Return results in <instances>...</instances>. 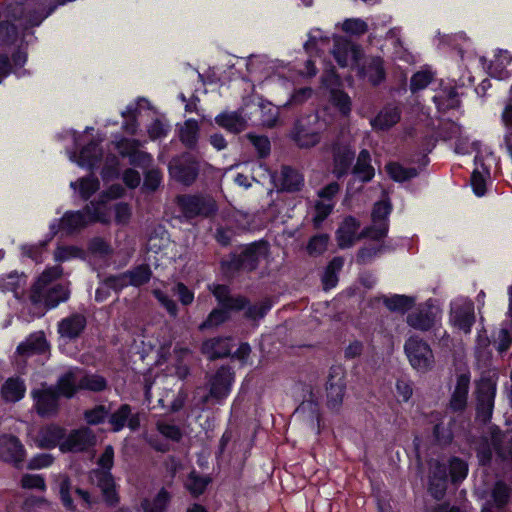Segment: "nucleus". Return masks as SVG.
Listing matches in <instances>:
<instances>
[{
  "instance_id": "473e14b6",
  "label": "nucleus",
  "mask_w": 512,
  "mask_h": 512,
  "mask_svg": "<svg viewBox=\"0 0 512 512\" xmlns=\"http://www.w3.org/2000/svg\"><path fill=\"white\" fill-rule=\"evenodd\" d=\"M215 123L231 133H240L246 124L243 117L236 111L221 112L215 117Z\"/></svg>"
},
{
  "instance_id": "4468645a",
  "label": "nucleus",
  "mask_w": 512,
  "mask_h": 512,
  "mask_svg": "<svg viewBox=\"0 0 512 512\" xmlns=\"http://www.w3.org/2000/svg\"><path fill=\"white\" fill-rule=\"evenodd\" d=\"M27 60V52L20 47L12 52L11 57L5 53L0 54V84L12 73L17 78L28 75L29 71L24 69Z\"/></svg>"
},
{
  "instance_id": "a878e982",
  "label": "nucleus",
  "mask_w": 512,
  "mask_h": 512,
  "mask_svg": "<svg viewBox=\"0 0 512 512\" xmlns=\"http://www.w3.org/2000/svg\"><path fill=\"white\" fill-rule=\"evenodd\" d=\"M371 161L370 152L367 149L360 150L351 172L362 183H369L375 176Z\"/></svg>"
},
{
  "instance_id": "6e6d98bb",
  "label": "nucleus",
  "mask_w": 512,
  "mask_h": 512,
  "mask_svg": "<svg viewBox=\"0 0 512 512\" xmlns=\"http://www.w3.org/2000/svg\"><path fill=\"white\" fill-rule=\"evenodd\" d=\"M247 137L257 151V155L260 159H265L270 155L271 143L267 136L249 133Z\"/></svg>"
},
{
  "instance_id": "0eeeda50",
  "label": "nucleus",
  "mask_w": 512,
  "mask_h": 512,
  "mask_svg": "<svg viewBox=\"0 0 512 512\" xmlns=\"http://www.w3.org/2000/svg\"><path fill=\"white\" fill-rule=\"evenodd\" d=\"M290 136L301 149H308L318 145L321 141V126L318 121V115H308L297 119Z\"/></svg>"
},
{
  "instance_id": "412c9836",
  "label": "nucleus",
  "mask_w": 512,
  "mask_h": 512,
  "mask_svg": "<svg viewBox=\"0 0 512 512\" xmlns=\"http://www.w3.org/2000/svg\"><path fill=\"white\" fill-rule=\"evenodd\" d=\"M231 337H214L205 340L201 346V352L210 360L230 357L232 348Z\"/></svg>"
},
{
  "instance_id": "c756f323",
  "label": "nucleus",
  "mask_w": 512,
  "mask_h": 512,
  "mask_svg": "<svg viewBox=\"0 0 512 512\" xmlns=\"http://www.w3.org/2000/svg\"><path fill=\"white\" fill-rule=\"evenodd\" d=\"M415 303L416 298L414 296L404 294H393L390 297L383 296V304L394 313L405 314L415 306Z\"/></svg>"
},
{
  "instance_id": "c9c22d12",
  "label": "nucleus",
  "mask_w": 512,
  "mask_h": 512,
  "mask_svg": "<svg viewBox=\"0 0 512 512\" xmlns=\"http://www.w3.org/2000/svg\"><path fill=\"white\" fill-rule=\"evenodd\" d=\"M389 177L398 183L409 181L419 175V170L415 167H404L399 162H389L385 166Z\"/></svg>"
},
{
  "instance_id": "6e6552de",
  "label": "nucleus",
  "mask_w": 512,
  "mask_h": 512,
  "mask_svg": "<svg viewBox=\"0 0 512 512\" xmlns=\"http://www.w3.org/2000/svg\"><path fill=\"white\" fill-rule=\"evenodd\" d=\"M346 372L341 365H332L329 369L326 389V406L332 412H339L346 393Z\"/></svg>"
},
{
  "instance_id": "9d476101",
  "label": "nucleus",
  "mask_w": 512,
  "mask_h": 512,
  "mask_svg": "<svg viewBox=\"0 0 512 512\" xmlns=\"http://www.w3.org/2000/svg\"><path fill=\"white\" fill-rule=\"evenodd\" d=\"M496 383L482 379L476 388V417L483 423L490 422L494 409Z\"/></svg>"
},
{
  "instance_id": "bb28decb",
  "label": "nucleus",
  "mask_w": 512,
  "mask_h": 512,
  "mask_svg": "<svg viewBox=\"0 0 512 512\" xmlns=\"http://www.w3.org/2000/svg\"><path fill=\"white\" fill-rule=\"evenodd\" d=\"M491 507L505 512L506 507L511 501L512 487L504 480H496L491 488Z\"/></svg>"
},
{
  "instance_id": "ddd939ff",
  "label": "nucleus",
  "mask_w": 512,
  "mask_h": 512,
  "mask_svg": "<svg viewBox=\"0 0 512 512\" xmlns=\"http://www.w3.org/2000/svg\"><path fill=\"white\" fill-rule=\"evenodd\" d=\"M26 456V450L20 439L12 434L0 436V459L20 469Z\"/></svg>"
},
{
  "instance_id": "bf43d9fd",
  "label": "nucleus",
  "mask_w": 512,
  "mask_h": 512,
  "mask_svg": "<svg viewBox=\"0 0 512 512\" xmlns=\"http://www.w3.org/2000/svg\"><path fill=\"white\" fill-rule=\"evenodd\" d=\"M69 292L61 286L50 289L45 295V305L49 309L57 307L60 303L67 301Z\"/></svg>"
},
{
  "instance_id": "4be33fe9",
  "label": "nucleus",
  "mask_w": 512,
  "mask_h": 512,
  "mask_svg": "<svg viewBox=\"0 0 512 512\" xmlns=\"http://www.w3.org/2000/svg\"><path fill=\"white\" fill-rule=\"evenodd\" d=\"M469 387L470 375L468 373L458 375L454 391L449 401V408L453 412H462L466 409Z\"/></svg>"
},
{
  "instance_id": "7c9ffc66",
  "label": "nucleus",
  "mask_w": 512,
  "mask_h": 512,
  "mask_svg": "<svg viewBox=\"0 0 512 512\" xmlns=\"http://www.w3.org/2000/svg\"><path fill=\"white\" fill-rule=\"evenodd\" d=\"M401 119V112L398 107H385L372 121L375 129L386 131L396 125Z\"/></svg>"
},
{
  "instance_id": "a19ab883",
  "label": "nucleus",
  "mask_w": 512,
  "mask_h": 512,
  "mask_svg": "<svg viewBox=\"0 0 512 512\" xmlns=\"http://www.w3.org/2000/svg\"><path fill=\"white\" fill-rule=\"evenodd\" d=\"M360 73L367 76L368 81L373 86L380 85L386 79V71L383 66V60L379 57L372 59L366 68H362Z\"/></svg>"
},
{
  "instance_id": "f257e3e1",
  "label": "nucleus",
  "mask_w": 512,
  "mask_h": 512,
  "mask_svg": "<svg viewBox=\"0 0 512 512\" xmlns=\"http://www.w3.org/2000/svg\"><path fill=\"white\" fill-rule=\"evenodd\" d=\"M468 471V463L458 456L449 457L447 462L433 460L429 467L428 493L435 500H442L448 485L458 487L466 479Z\"/></svg>"
},
{
  "instance_id": "dca6fc26",
  "label": "nucleus",
  "mask_w": 512,
  "mask_h": 512,
  "mask_svg": "<svg viewBox=\"0 0 512 512\" xmlns=\"http://www.w3.org/2000/svg\"><path fill=\"white\" fill-rule=\"evenodd\" d=\"M95 435L89 428L72 430L60 444L63 453L84 452L95 444Z\"/></svg>"
},
{
  "instance_id": "ea45409f",
  "label": "nucleus",
  "mask_w": 512,
  "mask_h": 512,
  "mask_svg": "<svg viewBox=\"0 0 512 512\" xmlns=\"http://www.w3.org/2000/svg\"><path fill=\"white\" fill-rule=\"evenodd\" d=\"M26 392L24 381L20 378H9L2 387V396L11 402L20 401Z\"/></svg>"
},
{
  "instance_id": "39448f33",
  "label": "nucleus",
  "mask_w": 512,
  "mask_h": 512,
  "mask_svg": "<svg viewBox=\"0 0 512 512\" xmlns=\"http://www.w3.org/2000/svg\"><path fill=\"white\" fill-rule=\"evenodd\" d=\"M176 204L187 221L198 217L209 218L218 211L216 201L212 197L200 193L180 194L176 197Z\"/></svg>"
},
{
  "instance_id": "8fccbe9b",
  "label": "nucleus",
  "mask_w": 512,
  "mask_h": 512,
  "mask_svg": "<svg viewBox=\"0 0 512 512\" xmlns=\"http://www.w3.org/2000/svg\"><path fill=\"white\" fill-rule=\"evenodd\" d=\"M493 443L483 438L475 448L476 458L481 467H490L493 459Z\"/></svg>"
},
{
  "instance_id": "f8f14e48",
  "label": "nucleus",
  "mask_w": 512,
  "mask_h": 512,
  "mask_svg": "<svg viewBox=\"0 0 512 512\" xmlns=\"http://www.w3.org/2000/svg\"><path fill=\"white\" fill-rule=\"evenodd\" d=\"M438 308L434 305L433 299H428L419 304L417 309L407 315V324L419 331H429L436 324Z\"/></svg>"
},
{
  "instance_id": "e433bc0d",
  "label": "nucleus",
  "mask_w": 512,
  "mask_h": 512,
  "mask_svg": "<svg viewBox=\"0 0 512 512\" xmlns=\"http://www.w3.org/2000/svg\"><path fill=\"white\" fill-rule=\"evenodd\" d=\"M170 500V493L165 488H161L151 501L147 498L143 499L141 508L143 512H165Z\"/></svg>"
},
{
  "instance_id": "58836bf2",
  "label": "nucleus",
  "mask_w": 512,
  "mask_h": 512,
  "mask_svg": "<svg viewBox=\"0 0 512 512\" xmlns=\"http://www.w3.org/2000/svg\"><path fill=\"white\" fill-rule=\"evenodd\" d=\"M129 286L141 287L147 284L152 278V270L146 263L139 264L134 268L125 271Z\"/></svg>"
},
{
  "instance_id": "c03bdc74",
  "label": "nucleus",
  "mask_w": 512,
  "mask_h": 512,
  "mask_svg": "<svg viewBox=\"0 0 512 512\" xmlns=\"http://www.w3.org/2000/svg\"><path fill=\"white\" fill-rule=\"evenodd\" d=\"M393 211L391 200L386 197L376 201L371 211V221L373 223H389V217Z\"/></svg>"
},
{
  "instance_id": "338daca9",
  "label": "nucleus",
  "mask_w": 512,
  "mask_h": 512,
  "mask_svg": "<svg viewBox=\"0 0 512 512\" xmlns=\"http://www.w3.org/2000/svg\"><path fill=\"white\" fill-rule=\"evenodd\" d=\"M384 249V245L364 246L361 247L356 254V263L358 265H366L370 263Z\"/></svg>"
},
{
  "instance_id": "e2e57ef3",
  "label": "nucleus",
  "mask_w": 512,
  "mask_h": 512,
  "mask_svg": "<svg viewBox=\"0 0 512 512\" xmlns=\"http://www.w3.org/2000/svg\"><path fill=\"white\" fill-rule=\"evenodd\" d=\"M20 485L23 489H35L42 492L47 489L45 478L40 474H23L20 480Z\"/></svg>"
},
{
  "instance_id": "774afa93",
  "label": "nucleus",
  "mask_w": 512,
  "mask_h": 512,
  "mask_svg": "<svg viewBox=\"0 0 512 512\" xmlns=\"http://www.w3.org/2000/svg\"><path fill=\"white\" fill-rule=\"evenodd\" d=\"M156 428L163 437L173 442H179L183 437L180 427L175 424L158 422Z\"/></svg>"
},
{
  "instance_id": "de8ad7c7",
  "label": "nucleus",
  "mask_w": 512,
  "mask_h": 512,
  "mask_svg": "<svg viewBox=\"0 0 512 512\" xmlns=\"http://www.w3.org/2000/svg\"><path fill=\"white\" fill-rule=\"evenodd\" d=\"M329 240L330 237L326 233L311 236L306 245L308 255L313 257L322 255L327 250Z\"/></svg>"
},
{
  "instance_id": "1a4fd4ad",
  "label": "nucleus",
  "mask_w": 512,
  "mask_h": 512,
  "mask_svg": "<svg viewBox=\"0 0 512 512\" xmlns=\"http://www.w3.org/2000/svg\"><path fill=\"white\" fill-rule=\"evenodd\" d=\"M33 400V409L42 418L56 416L60 411L59 393L53 385L42 383L40 388H34L30 392Z\"/></svg>"
},
{
  "instance_id": "69168bd1",
  "label": "nucleus",
  "mask_w": 512,
  "mask_h": 512,
  "mask_svg": "<svg viewBox=\"0 0 512 512\" xmlns=\"http://www.w3.org/2000/svg\"><path fill=\"white\" fill-rule=\"evenodd\" d=\"M342 30L346 34L361 36L368 31V25L360 18H349L343 22Z\"/></svg>"
},
{
  "instance_id": "5fc2aeb1",
  "label": "nucleus",
  "mask_w": 512,
  "mask_h": 512,
  "mask_svg": "<svg viewBox=\"0 0 512 512\" xmlns=\"http://www.w3.org/2000/svg\"><path fill=\"white\" fill-rule=\"evenodd\" d=\"M493 448L497 457L504 463H512V438L502 440L493 437Z\"/></svg>"
},
{
  "instance_id": "7ed1b4c3",
  "label": "nucleus",
  "mask_w": 512,
  "mask_h": 512,
  "mask_svg": "<svg viewBox=\"0 0 512 512\" xmlns=\"http://www.w3.org/2000/svg\"><path fill=\"white\" fill-rule=\"evenodd\" d=\"M211 293L217 302V307L213 308L199 324L200 332L218 328L231 318L232 312L242 311L249 303V299L243 295L233 296L230 287L226 284H215Z\"/></svg>"
},
{
  "instance_id": "cd10ccee",
  "label": "nucleus",
  "mask_w": 512,
  "mask_h": 512,
  "mask_svg": "<svg viewBox=\"0 0 512 512\" xmlns=\"http://www.w3.org/2000/svg\"><path fill=\"white\" fill-rule=\"evenodd\" d=\"M118 148L121 156L128 157L129 163L133 166H144L151 159L149 153L137 149L135 140H121L118 143Z\"/></svg>"
},
{
  "instance_id": "3c124183",
  "label": "nucleus",
  "mask_w": 512,
  "mask_h": 512,
  "mask_svg": "<svg viewBox=\"0 0 512 512\" xmlns=\"http://www.w3.org/2000/svg\"><path fill=\"white\" fill-rule=\"evenodd\" d=\"M434 79V73L429 70L415 72L410 79V91L415 94L425 89Z\"/></svg>"
},
{
  "instance_id": "5701e85b",
  "label": "nucleus",
  "mask_w": 512,
  "mask_h": 512,
  "mask_svg": "<svg viewBox=\"0 0 512 512\" xmlns=\"http://www.w3.org/2000/svg\"><path fill=\"white\" fill-rule=\"evenodd\" d=\"M103 157V150L99 143L91 140L84 145L77 156V164L89 170H94L98 167Z\"/></svg>"
},
{
  "instance_id": "9b49d317",
  "label": "nucleus",
  "mask_w": 512,
  "mask_h": 512,
  "mask_svg": "<svg viewBox=\"0 0 512 512\" xmlns=\"http://www.w3.org/2000/svg\"><path fill=\"white\" fill-rule=\"evenodd\" d=\"M404 350L414 369L427 371L431 367L434 356L429 344L424 340L410 337L405 342Z\"/></svg>"
},
{
  "instance_id": "4c0bfd02",
  "label": "nucleus",
  "mask_w": 512,
  "mask_h": 512,
  "mask_svg": "<svg viewBox=\"0 0 512 512\" xmlns=\"http://www.w3.org/2000/svg\"><path fill=\"white\" fill-rule=\"evenodd\" d=\"M329 102L338 112L347 117L352 110V101L348 93L342 89L332 88L329 92Z\"/></svg>"
},
{
  "instance_id": "c85d7f7f",
  "label": "nucleus",
  "mask_w": 512,
  "mask_h": 512,
  "mask_svg": "<svg viewBox=\"0 0 512 512\" xmlns=\"http://www.w3.org/2000/svg\"><path fill=\"white\" fill-rule=\"evenodd\" d=\"M54 389L59 393L61 397L67 399L73 398L76 393L81 390L79 382L77 383L76 374L72 370H68L61 374L57 379Z\"/></svg>"
},
{
  "instance_id": "37998d69",
  "label": "nucleus",
  "mask_w": 512,
  "mask_h": 512,
  "mask_svg": "<svg viewBox=\"0 0 512 512\" xmlns=\"http://www.w3.org/2000/svg\"><path fill=\"white\" fill-rule=\"evenodd\" d=\"M131 410V405L124 403L121 404L117 410L108 415V423L111 425L113 432L117 433L124 429L127 420L130 418Z\"/></svg>"
},
{
  "instance_id": "f704fd0d",
  "label": "nucleus",
  "mask_w": 512,
  "mask_h": 512,
  "mask_svg": "<svg viewBox=\"0 0 512 512\" xmlns=\"http://www.w3.org/2000/svg\"><path fill=\"white\" fill-rule=\"evenodd\" d=\"M453 425H454V420L450 419L448 423H444L443 421H440L433 426L432 437H433V443L436 446L445 448V447H448L449 445H451V443L454 439V434L452 431Z\"/></svg>"
},
{
  "instance_id": "4d7b16f0",
  "label": "nucleus",
  "mask_w": 512,
  "mask_h": 512,
  "mask_svg": "<svg viewBox=\"0 0 512 512\" xmlns=\"http://www.w3.org/2000/svg\"><path fill=\"white\" fill-rule=\"evenodd\" d=\"M99 187L100 182L93 174L79 179V194L83 200H88Z\"/></svg>"
},
{
  "instance_id": "393cba45",
  "label": "nucleus",
  "mask_w": 512,
  "mask_h": 512,
  "mask_svg": "<svg viewBox=\"0 0 512 512\" xmlns=\"http://www.w3.org/2000/svg\"><path fill=\"white\" fill-rule=\"evenodd\" d=\"M303 186V175L297 169L289 165H283L281 168L280 191L295 193L301 191Z\"/></svg>"
},
{
  "instance_id": "2f4dec72",
  "label": "nucleus",
  "mask_w": 512,
  "mask_h": 512,
  "mask_svg": "<svg viewBox=\"0 0 512 512\" xmlns=\"http://www.w3.org/2000/svg\"><path fill=\"white\" fill-rule=\"evenodd\" d=\"M200 127L195 119H188L179 129V140L188 149L194 150L197 147Z\"/></svg>"
},
{
  "instance_id": "49530a36",
  "label": "nucleus",
  "mask_w": 512,
  "mask_h": 512,
  "mask_svg": "<svg viewBox=\"0 0 512 512\" xmlns=\"http://www.w3.org/2000/svg\"><path fill=\"white\" fill-rule=\"evenodd\" d=\"M79 387L81 390L102 392L107 389L108 382L102 375L86 374L79 380Z\"/></svg>"
},
{
  "instance_id": "864d4df0",
  "label": "nucleus",
  "mask_w": 512,
  "mask_h": 512,
  "mask_svg": "<svg viewBox=\"0 0 512 512\" xmlns=\"http://www.w3.org/2000/svg\"><path fill=\"white\" fill-rule=\"evenodd\" d=\"M162 172L159 169H149L144 173V181L141 190L144 193L155 192L162 183Z\"/></svg>"
},
{
  "instance_id": "680f3d73",
  "label": "nucleus",
  "mask_w": 512,
  "mask_h": 512,
  "mask_svg": "<svg viewBox=\"0 0 512 512\" xmlns=\"http://www.w3.org/2000/svg\"><path fill=\"white\" fill-rule=\"evenodd\" d=\"M109 411L104 405H96L92 409H88L84 411V419L85 421L92 426H96L104 423L105 419L108 417Z\"/></svg>"
},
{
  "instance_id": "09e8293b",
  "label": "nucleus",
  "mask_w": 512,
  "mask_h": 512,
  "mask_svg": "<svg viewBox=\"0 0 512 512\" xmlns=\"http://www.w3.org/2000/svg\"><path fill=\"white\" fill-rule=\"evenodd\" d=\"M210 482L211 479L208 476H202L192 471L188 475L187 489L191 495L198 497L206 491Z\"/></svg>"
},
{
  "instance_id": "aec40b11",
  "label": "nucleus",
  "mask_w": 512,
  "mask_h": 512,
  "mask_svg": "<svg viewBox=\"0 0 512 512\" xmlns=\"http://www.w3.org/2000/svg\"><path fill=\"white\" fill-rule=\"evenodd\" d=\"M66 436V429L58 424H48L42 427L37 434V446L41 449H54L59 446Z\"/></svg>"
},
{
  "instance_id": "603ef678",
  "label": "nucleus",
  "mask_w": 512,
  "mask_h": 512,
  "mask_svg": "<svg viewBox=\"0 0 512 512\" xmlns=\"http://www.w3.org/2000/svg\"><path fill=\"white\" fill-rule=\"evenodd\" d=\"M334 209V203H325L322 200H317L314 205V215L312 223L315 229H319L323 222L328 218Z\"/></svg>"
},
{
  "instance_id": "a18cd8bd",
  "label": "nucleus",
  "mask_w": 512,
  "mask_h": 512,
  "mask_svg": "<svg viewBox=\"0 0 512 512\" xmlns=\"http://www.w3.org/2000/svg\"><path fill=\"white\" fill-rule=\"evenodd\" d=\"M389 232V223H373L365 226L358 234V239H370L381 241L387 237Z\"/></svg>"
},
{
  "instance_id": "b1692460",
  "label": "nucleus",
  "mask_w": 512,
  "mask_h": 512,
  "mask_svg": "<svg viewBox=\"0 0 512 512\" xmlns=\"http://www.w3.org/2000/svg\"><path fill=\"white\" fill-rule=\"evenodd\" d=\"M50 345L44 332L31 334L24 342L17 346V353L21 356L41 355L46 353Z\"/></svg>"
},
{
  "instance_id": "72a5a7b5",
  "label": "nucleus",
  "mask_w": 512,
  "mask_h": 512,
  "mask_svg": "<svg viewBox=\"0 0 512 512\" xmlns=\"http://www.w3.org/2000/svg\"><path fill=\"white\" fill-rule=\"evenodd\" d=\"M344 265V259L340 256L333 257L327 264L322 275V286L324 290L335 288L338 284V273Z\"/></svg>"
},
{
  "instance_id": "f03ea898",
  "label": "nucleus",
  "mask_w": 512,
  "mask_h": 512,
  "mask_svg": "<svg viewBox=\"0 0 512 512\" xmlns=\"http://www.w3.org/2000/svg\"><path fill=\"white\" fill-rule=\"evenodd\" d=\"M269 252L270 244L264 238L241 245V251H231L220 260V270L227 278H234L240 273H252Z\"/></svg>"
},
{
  "instance_id": "423d86ee",
  "label": "nucleus",
  "mask_w": 512,
  "mask_h": 512,
  "mask_svg": "<svg viewBox=\"0 0 512 512\" xmlns=\"http://www.w3.org/2000/svg\"><path fill=\"white\" fill-rule=\"evenodd\" d=\"M168 172L174 181L191 186L199 176L200 162L190 152H183L171 158Z\"/></svg>"
},
{
  "instance_id": "79ce46f5",
  "label": "nucleus",
  "mask_w": 512,
  "mask_h": 512,
  "mask_svg": "<svg viewBox=\"0 0 512 512\" xmlns=\"http://www.w3.org/2000/svg\"><path fill=\"white\" fill-rule=\"evenodd\" d=\"M454 325L465 333H469L475 323L474 310L471 307H459L453 314Z\"/></svg>"
},
{
  "instance_id": "f3484780",
  "label": "nucleus",
  "mask_w": 512,
  "mask_h": 512,
  "mask_svg": "<svg viewBox=\"0 0 512 512\" xmlns=\"http://www.w3.org/2000/svg\"><path fill=\"white\" fill-rule=\"evenodd\" d=\"M87 327V318L81 313H72L62 318L57 324V332L61 338L73 341L81 337Z\"/></svg>"
},
{
  "instance_id": "a211bd4d",
  "label": "nucleus",
  "mask_w": 512,
  "mask_h": 512,
  "mask_svg": "<svg viewBox=\"0 0 512 512\" xmlns=\"http://www.w3.org/2000/svg\"><path fill=\"white\" fill-rule=\"evenodd\" d=\"M333 175L342 179L348 175L355 159V151L349 145L335 143L332 145Z\"/></svg>"
},
{
  "instance_id": "0e129e2a",
  "label": "nucleus",
  "mask_w": 512,
  "mask_h": 512,
  "mask_svg": "<svg viewBox=\"0 0 512 512\" xmlns=\"http://www.w3.org/2000/svg\"><path fill=\"white\" fill-rule=\"evenodd\" d=\"M87 248L92 255H98L102 257L109 256L113 252L110 244L104 238L99 236L91 238L88 242Z\"/></svg>"
},
{
  "instance_id": "13d9d810",
  "label": "nucleus",
  "mask_w": 512,
  "mask_h": 512,
  "mask_svg": "<svg viewBox=\"0 0 512 512\" xmlns=\"http://www.w3.org/2000/svg\"><path fill=\"white\" fill-rule=\"evenodd\" d=\"M71 480L68 476L64 477L59 484L60 500L66 510L70 512L76 511V505L71 497Z\"/></svg>"
},
{
  "instance_id": "052dcab7",
  "label": "nucleus",
  "mask_w": 512,
  "mask_h": 512,
  "mask_svg": "<svg viewBox=\"0 0 512 512\" xmlns=\"http://www.w3.org/2000/svg\"><path fill=\"white\" fill-rule=\"evenodd\" d=\"M18 37V28L10 20L0 21V44L9 45L16 41Z\"/></svg>"
},
{
  "instance_id": "2eb2a0df",
  "label": "nucleus",
  "mask_w": 512,
  "mask_h": 512,
  "mask_svg": "<svg viewBox=\"0 0 512 512\" xmlns=\"http://www.w3.org/2000/svg\"><path fill=\"white\" fill-rule=\"evenodd\" d=\"M234 373L227 366H221L210 380L209 395L221 404L231 393Z\"/></svg>"
},
{
  "instance_id": "6ab92c4d",
  "label": "nucleus",
  "mask_w": 512,
  "mask_h": 512,
  "mask_svg": "<svg viewBox=\"0 0 512 512\" xmlns=\"http://www.w3.org/2000/svg\"><path fill=\"white\" fill-rule=\"evenodd\" d=\"M361 226V222L354 216L348 215L344 217L336 230V240L340 249L350 248L358 239L357 231Z\"/></svg>"
},
{
  "instance_id": "20e7f679",
  "label": "nucleus",
  "mask_w": 512,
  "mask_h": 512,
  "mask_svg": "<svg viewBox=\"0 0 512 512\" xmlns=\"http://www.w3.org/2000/svg\"><path fill=\"white\" fill-rule=\"evenodd\" d=\"M108 223L106 213L101 208V203L91 201L83 210L67 211L60 219H54L49 226L52 237L60 231L66 235L74 234L85 228L90 223Z\"/></svg>"
}]
</instances>
